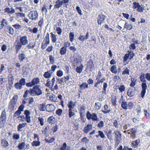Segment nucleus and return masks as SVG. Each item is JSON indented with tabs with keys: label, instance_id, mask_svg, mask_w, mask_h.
Returning a JSON list of instances; mask_svg holds the SVG:
<instances>
[{
	"label": "nucleus",
	"instance_id": "nucleus-1",
	"mask_svg": "<svg viewBox=\"0 0 150 150\" xmlns=\"http://www.w3.org/2000/svg\"><path fill=\"white\" fill-rule=\"evenodd\" d=\"M30 94L34 96H39L42 93V91L40 88V86L39 85L35 86L32 88L30 89Z\"/></svg>",
	"mask_w": 150,
	"mask_h": 150
},
{
	"label": "nucleus",
	"instance_id": "nucleus-2",
	"mask_svg": "<svg viewBox=\"0 0 150 150\" xmlns=\"http://www.w3.org/2000/svg\"><path fill=\"white\" fill-rule=\"evenodd\" d=\"M86 116L88 120L91 119L93 121H98L99 120L96 113H93L91 114L88 111L87 112Z\"/></svg>",
	"mask_w": 150,
	"mask_h": 150
},
{
	"label": "nucleus",
	"instance_id": "nucleus-3",
	"mask_svg": "<svg viewBox=\"0 0 150 150\" xmlns=\"http://www.w3.org/2000/svg\"><path fill=\"white\" fill-rule=\"evenodd\" d=\"M38 16L37 11L35 10L30 11L28 15L29 19L32 20H35L38 19Z\"/></svg>",
	"mask_w": 150,
	"mask_h": 150
},
{
	"label": "nucleus",
	"instance_id": "nucleus-4",
	"mask_svg": "<svg viewBox=\"0 0 150 150\" xmlns=\"http://www.w3.org/2000/svg\"><path fill=\"white\" fill-rule=\"evenodd\" d=\"M40 83V79L38 77H36L33 78L31 82L27 83L26 85L27 87H31L35 85H37L38 84H39Z\"/></svg>",
	"mask_w": 150,
	"mask_h": 150
},
{
	"label": "nucleus",
	"instance_id": "nucleus-5",
	"mask_svg": "<svg viewBox=\"0 0 150 150\" xmlns=\"http://www.w3.org/2000/svg\"><path fill=\"white\" fill-rule=\"evenodd\" d=\"M18 96L17 95H14L9 104V108L11 110H13L15 107L17 101Z\"/></svg>",
	"mask_w": 150,
	"mask_h": 150
},
{
	"label": "nucleus",
	"instance_id": "nucleus-6",
	"mask_svg": "<svg viewBox=\"0 0 150 150\" xmlns=\"http://www.w3.org/2000/svg\"><path fill=\"white\" fill-rule=\"evenodd\" d=\"M141 86L142 90L141 91L140 95L141 97L143 98L146 94L147 86L146 83L144 82L142 84Z\"/></svg>",
	"mask_w": 150,
	"mask_h": 150
},
{
	"label": "nucleus",
	"instance_id": "nucleus-7",
	"mask_svg": "<svg viewBox=\"0 0 150 150\" xmlns=\"http://www.w3.org/2000/svg\"><path fill=\"white\" fill-rule=\"evenodd\" d=\"M20 42L23 45H27L28 42L27 37L25 36H21L20 38Z\"/></svg>",
	"mask_w": 150,
	"mask_h": 150
},
{
	"label": "nucleus",
	"instance_id": "nucleus-8",
	"mask_svg": "<svg viewBox=\"0 0 150 150\" xmlns=\"http://www.w3.org/2000/svg\"><path fill=\"white\" fill-rule=\"evenodd\" d=\"M4 12L10 15L13 14L15 12V10L12 7H6L4 9Z\"/></svg>",
	"mask_w": 150,
	"mask_h": 150
},
{
	"label": "nucleus",
	"instance_id": "nucleus-9",
	"mask_svg": "<svg viewBox=\"0 0 150 150\" xmlns=\"http://www.w3.org/2000/svg\"><path fill=\"white\" fill-rule=\"evenodd\" d=\"M105 18V16L103 14L98 15L97 18L98 23L99 24L101 25L102 23L104 22Z\"/></svg>",
	"mask_w": 150,
	"mask_h": 150
},
{
	"label": "nucleus",
	"instance_id": "nucleus-10",
	"mask_svg": "<svg viewBox=\"0 0 150 150\" xmlns=\"http://www.w3.org/2000/svg\"><path fill=\"white\" fill-rule=\"evenodd\" d=\"M23 45L18 40L16 41L15 43V49L17 53L21 49Z\"/></svg>",
	"mask_w": 150,
	"mask_h": 150
},
{
	"label": "nucleus",
	"instance_id": "nucleus-11",
	"mask_svg": "<svg viewBox=\"0 0 150 150\" xmlns=\"http://www.w3.org/2000/svg\"><path fill=\"white\" fill-rule=\"evenodd\" d=\"M93 129V125L91 124H88L83 129L84 132L85 134L88 133Z\"/></svg>",
	"mask_w": 150,
	"mask_h": 150
},
{
	"label": "nucleus",
	"instance_id": "nucleus-12",
	"mask_svg": "<svg viewBox=\"0 0 150 150\" xmlns=\"http://www.w3.org/2000/svg\"><path fill=\"white\" fill-rule=\"evenodd\" d=\"M135 93V88L130 87L127 92V95L129 97L133 96Z\"/></svg>",
	"mask_w": 150,
	"mask_h": 150
},
{
	"label": "nucleus",
	"instance_id": "nucleus-13",
	"mask_svg": "<svg viewBox=\"0 0 150 150\" xmlns=\"http://www.w3.org/2000/svg\"><path fill=\"white\" fill-rule=\"evenodd\" d=\"M89 33L88 32L86 33L85 36L80 35L79 37V39L80 41L83 42L85 40H87L89 38Z\"/></svg>",
	"mask_w": 150,
	"mask_h": 150
},
{
	"label": "nucleus",
	"instance_id": "nucleus-14",
	"mask_svg": "<svg viewBox=\"0 0 150 150\" xmlns=\"http://www.w3.org/2000/svg\"><path fill=\"white\" fill-rule=\"evenodd\" d=\"M5 31L6 32L9 33L12 35L13 34L14 31L13 28L8 26H7L5 27Z\"/></svg>",
	"mask_w": 150,
	"mask_h": 150
},
{
	"label": "nucleus",
	"instance_id": "nucleus-15",
	"mask_svg": "<svg viewBox=\"0 0 150 150\" xmlns=\"http://www.w3.org/2000/svg\"><path fill=\"white\" fill-rule=\"evenodd\" d=\"M55 109L54 106L52 104H47L46 105V110L48 112L53 111Z\"/></svg>",
	"mask_w": 150,
	"mask_h": 150
},
{
	"label": "nucleus",
	"instance_id": "nucleus-16",
	"mask_svg": "<svg viewBox=\"0 0 150 150\" xmlns=\"http://www.w3.org/2000/svg\"><path fill=\"white\" fill-rule=\"evenodd\" d=\"M63 5V2L62 1L57 0L55 2V4L54 6V9L59 8Z\"/></svg>",
	"mask_w": 150,
	"mask_h": 150
},
{
	"label": "nucleus",
	"instance_id": "nucleus-17",
	"mask_svg": "<svg viewBox=\"0 0 150 150\" xmlns=\"http://www.w3.org/2000/svg\"><path fill=\"white\" fill-rule=\"evenodd\" d=\"M6 112L5 110L3 111L1 114L0 119H2L1 121L3 122H5L6 121Z\"/></svg>",
	"mask_w": 150,
	"mask_h": 150
},
{
	"label": "nucleus",
	"instance_id": "nucleus-18",
	"mask_svg": "<svg viewBox=\"0 0 150 150\" xmlns=\"http://www.w3.org/2000/svg\"><path fill=\"white\" fill-rule=\"evenodd\" d=\"M1 144L2 147L4 148L7 147L9 145L8 142L5 139L1 140Z\"/></svg>",
	"mask_w": 150,
	"mask_h": 150
},
{
	"label": "nucleus",
	"instance_id": "nucleus-19",
	"mask_svg": "<svg viewBox=\"0 0 150 150\" xmlns=\"http://www.w3.org/2000/svg\"><path fill=\"white\" fill-rule=\"evenodd\" d=\"M75 105V103H74L72 100H70L67 104V106L69 108V110L70 109L71 110L73 109Z\"/></svg>",
	"mask_w": 150,
	"mask_h": 150
},
{
	"label": "nucleus",
	"instance_id": "nucleus-20",
	"mask_svg": "<svg viewBox=\"0 0 150 150\" xmlns=\"http://www.w3.org/2000/svg\"><path fill=\"white\" fill-rule=\"evenodd\" d=\"M8 24V22L7 20L5 19H3L1 23L0 24V28L2 29L4 27L7 26V25Z\"/></svg>",
	"mask_w": 150,
	"mask_h": 150
},
{
	"label": "nucleus",
	"instance_id": "nucleus-21",
	"mask_svg": "<svg viewBox=\"0 0 150 150\" xmlns=\"http://www.w3.org/2000/svg\"><path fill=\"white\" fill-rule=\"evenodd\" d=\"M39 110L41 111H44L46 110V105L45 103H43L39 105L38 106Z\"/></svg>",
	"mask_w": 150,
	"mask_h": 150
},
{
	"label": "nucleus",
	"instance_id": "nucleus-22",
	"mask_svg": "<svg viewBox=\"0 0 150 150\" xmlns=\"http://www.w3.org/2000/svg\"><path fill=\"white\" fill-rule=\"evenodd\" d=\"M87 67L90 69V71H91L92 69H93L94 67V65L93 62L91 61H88L87 64Z\"/></svg>",
	"mask_w": 150,
	"mask_h": 150
},
{
	"label": "nucleus",
	"instance_id": "nucleus-23",
	"mask_svg": "<svg viewBox=\"0 0 150 150\" xmlns=\"http://www.w3.org/2000/svg\"><path fill=\"white\" fill-rule=\"evenodd\" d=\"M131 82L130 86L132 87H134L135 86L137 79L135 78L132 77L131 79Z\"/></svg>",
	"mask_w": 150,
	"mask_h": 150
},
{
	"label": "nucleus",
	"instance_id": "nucleus-24",
	"mask_svg": "<svg viewBox=\"0 0 150 150\" xmlns=\"http://www.w3.org/2000/svg\"><path fill=\"white\" fill-rule=\"evenodd\" d=\"M18 59L20 62H23L26 58L25 54L23 53H21L18 55Z\"/></svg>",
	"mask_w": 150,
	"mask_h": 150
},
{
	"label": "nucleus",
	"instance_id": "nucleus-25",
	"mask_svg": "<svg viewBox=\"0 0 150 150\" xmlns=\"http://www.w3.org/2000/svg\"><path fill=\"white\" fill-rule=\"evenodd\" d=\"M125 28H127V30H130L132 29V26L131 24L125 22L124 26L123 29Z\"/></svg>",
	"mask_w": 150,
	"mask_h": 150
},
{
	"label": "nucleus",
	"instance_id": "nucleus-26",
	"mask_svg": "<svg viewBox=\"0 0 150 150\" xmlns=\"http://www.w3.org/2000/svg\"><path fill=\"white\" fill-rule=\"evenodd\" d=\"M136 9L137 11L140 13L143 12L144 10V5L142 4H139L138 6V7H137Z\"/></svg>",
	"mask_w": 150,
	"mask_h": 150
},
{
	"label": "nucleus",
	"instance_id": "nucleus-27",
	"mask_svg": "<svg viewBox=\"0 0 150 150\" xmlns=\"http://www.w3.org/2000/svg\"><path fill=\"white\" fill-rule=\"evenodd\" d=\"M80 88L81 90H84L88 87V84L86 82H83L79 85Z\"/></svg>",
	"mask_w": 150,
	"mask_h": 150
},
{
	"label": "nucleus",
	"instance_id": "nucleus-28",
	"mask_svg": "<svg viewBox=\"0 0 150 150\" xmlns=\"http://www.w3.org/2000/svg\"><path fill=\"white\" fill-rule=\"evenodd\" d=\"M31 144L33 146H37L40 145L41 143L39 141V139H38V140L37 141H33Z\"/></svg>",
	"mask_w": 150,
	"mask_h": 150
},
{
	"label": "nucleus",
	"instance_id": "nucleus-29",
	"mask_svg": "<svg viewBox=\"0 0 150 150\" xmlns=\"http://www.w3.org/2000/svg\"><path fill=\"white\" fill-rule=\"evenodd\" d=\"M130 131L131 132V136L132 139H134L135 137L136 136V131L135 129L134 128H132V129H130Z\"/></svg>",
	"mask_w": 150,
	"mask_h": 150
},
{
	"label": "nucleus",
	"instance_id": "nucleus-30",
	"mask_svg": "<svg viewBox=\"0 0 150 150\" xmlns=\"http://www.w3.org/2000/svg\"><path fill=\"white\" fill-rule=\"evenodd\" d=\"M27 124L26 123L19 124L17 127L18 131H21V129L25 127Z\"/></svg>",
	"mask_w": 150,
	"mask_h": 150
},
{
	"label": "nucleus",
	"instance_id": "nucleus-31",
	"mask_svg": "<svg viewBox=\"0 0 150 150\" xmlns=\"http://www.w3.org/2000/svg\"><path fill=\"white\" fill-rule=\"evenodd\" d=\"M110 70L111 72L113 73L116 74L117 73V67L115 65H113L111 67Z\"/></svg>",
	"mask_w": 150,
	"mask_h": 150
},
{
	"label": "nucleus",
	"instance_id": "nucleus-32",
	"mask_svg": "<svg viewBox=\"0 0 150 150\" xmlns=\"http://www.w3.org/2000/svg\"><path fill=\"white\" fill-rule=\"evenodd\" d=\"M52 73V72L49 73V71H46L43 75L44 77L46 79H49L51 77V74Z\"/></svg>",
	"mask_w": 150,
	"mask_h": 150
},
{
	"label": "nucleus",
	"instance_id": "nucleus-33",
	"mask_svg": "<svg viewBox=\"0 0 150 150\" xmlns=\"http://www.w3.org/2000/svg\"><path fill=\"white\" fill-rule=\"evenodd\" d=\"M14 86L16 89L18 90H21L23 87V86L18 82L15 83Z\"/></svg>",
	"mask_w": 150,
	"mask_h": 150
},
{
	"label": "nucleus",
	"instance_id": "nucleus-34",
	"mask_svg": "<svg viewBox=\"0 0 150 150\" xmlns=\"http://www.w3.org/2000/svg\"><path fill=\"white\" fill-rule=\"evenodd\" d=\"M120 103H121V107L123 109L127 110L128 109L127 104L126 101H123Z\"/></svg>",
	"mask_w": 150,
	"mask_h": 150
},
{
	"label": "nucleus",
	"instance_id": "nucleus-35",
	"mask_svg": "<svg viewBox=\"0 0 150 150\" xmlns=\"http://www.w3.org/2000/svg\"><path fill=\"white\" fill-rule=\"evenodd\" d=\"M67 52V48H65V47H62L60 50V53L62 55L65 54Z\"/></svg>",
	"mask_w": 150,
	"mask_h": 150
},
{
	"label": "nucleus",
	"instance_id": "nucleus-36",
	"mask_svg": "<svg viewBox=\"0 0 150 150\" xmlns=\"http://www.w3.org/2000/svg\"><path fill=\"white\" fill-rule=\"evenodd\" d=\"M16 17L17 18L20 17H25V14L22 13L18 12L15 13Z\"/></svg>",
	"mask_w": 150,
	"mask_h": 150
},
{
	"label": "nucleus",
	"instance_id": "nucleus-37",
	"mask_svg": "<svg viewBox=\"0 0 150 150\" xmlns=\"http://www.w3.org/2000/svg\"><path fill=\"white\" fill-rule=\"evenodd\" d=\"M50 34L52 42L53 43L55 42L57 40V38L56 35H54L52 33H51Z\"/></svg>",
	"mask_w": 150,
	"mask_h": 150
},
{
	"label": "nucleus",
	"instance_id": "nucleus-38",
	"mask_svg": "<svg viewBox=\"0 0 150 150\" xmlns=\"http://www.w3.org/2000/svg\"><path fill=\"white\" fill-rule=\"evenodd\" d=\"M83 67L82 64L79 66L77 67L76 69V71L78 73H81L83 70Z\"/></svg>",
	"mask_w": 150,
	"mask_h": 150
},
{
	"label": "nucleus",
	"instance_id": "nucleus-39",
	"mask_svg": "<svg viewBox=\"0 0 150 150\" xmlns=\"http://www.w3.org/2000/svg\"><path fill=\"white\" fill-rule=\"evenodd\" d=\"M50 99L52 101H56L57 99V97L55 95L52 94L50 96Z\"/></svg>",
	"mask_w": 150,
	"mask_h": 150
},
{
	"label": "nucleus",
	"instance_id": "nucleus-40",
	"mask_svg": "<svg viewBox=\"0 0 150 150\" xmlns=\"http://www.w3.org/2000/svg\"><path fill=\"white\" fill-rule=\"evenodd\" d=\"M140 142V140L139 139H138L136 141L133 142L132 143V144L133 146L134 147H136L138 145V144Z\"/></svg>",
	"mask_w": 150,
	"mask_h": 150
},
{
	"label": "nucleus",
	"instance_id": "nucleus-41",
	"mask_svg": "<svg viewBox=\"0 0 150 150\" xmlns=\"http://www.w3.org/2000/svg\"><path fill=\"white\" fill-rule=\"evenodd\" d=\"M101 103H95V107L96 108V110H99L101 107Z\"/></svg>",
	"mask_w": 150,
	"mask_h": 150
},
{
	"label": "nucleus",
	"instance_id": "nucleus-42",
	"mask_svg": "<svg viewBox=\"0 0 150 150\" xmlns=\"http://www.w3.org/2000/svg\"><path fill=\"white\" fill-rule=\"evenodd\" d=\"M22 86H25L26 84V80L24 78H22L18 82Z\"/></svg>",
	"mask_w": 150,
	"mask_h": 150
},
{
	"label": "nucleus",
	"instance_id": "nucleus-43",
	"mask_svg": "<svg viewBox=\"0 0 150 150\" xmlns=\"http://www.w3.org/2000/svg\"><path fill=\"white\" fill-rule=\"evenodd\" d=\"M50 63L51 64H53L54 63V58L51 54L49 56Z\"/></svg>",
	"mask_w": 150,
	"mask_h": 150
},
{
	"label": "nucleus",
	"instance_id": "nucleus-44",
	"mask_svg": "<svg viewBox=\"0 0 150 150\" xmlns=\"http://www.w3.org/2000/svg\"><path fill=\"white\" fill-rule=\"evenodd\" d=\"M35 46V44H34L32 42H30L27 45V47L28 49H32Z\"/></svg>",
	"mask_w": 150,
	"mask_h": 150
},
{
	"label": "nucleus",
	"instance_id": "nucleus-45",
	"mask_svg": "<svg viewBox=\"0 0 150 150\" xmlns=\"http://www.w3.org/2000/svg\"><path fill=\"white\" fill-rule=\"evenodd\" d=\"M54 118L53 116L49 117L47 120V122L50 124H52L54 122Z\"/></svg>",
	"mask_w": 150,
	"mask_h": 150
},
{
	"label": "nucleus",
	"instance_id": "nucleus-46",
	"mask_svg": "<svg viewBox=\"0 0 150 150\" xmlns=\"http://www.w3.org/2000/svg\"><path fill=\"white\" fill-rule=\"evenodd\" d=\"M139 78L140 81L143 83H144L146 81L145 79V75L144 74H143L141 75Z\"/></svg>",
	"mask_w": 150,
	"mask_h": 150
},
{
	"label": "nucleus",
	"instance_id": "nucleus-47",
	"mask_svg": "<svg viewBox=\"0 0 150 150\" xmlns=\"http://www.w3.org/2000/svg\"><path fill=\"white\" fill-rule=\"evenodd\" d=\"M74 34L73 33L71 32L69 34V37L70 41L71 42H72L74 40Z\"/></svg>",
	"mask_w": 150,
	"mask_h": 150
},
{
	"label": "nucleus",
	"instance_id": "nucleus-48",
	"mask_svg": "<svg viewBox=\"0 0 150 150\" xmlns=\"http://www.w3.org/2000/svg\"><path fill=\"white\" fill-rule=\"evenodd\" d=\"M25 146V143L22 142L20 144L18 145V148L20 149H22L24 148Z\"/></svg>",
	"mask_w": 150,
	"mask_h": 150
},
{
	"label": "nucleus",
	"instance_id": "nucleus-49",
	"mask_svg": "<svg viewBox=\"0 0 150 150\" xmlns=\"http://www.w3.org/2000/svg\"><path fill=\"white\" fill-rule=\"evenodd\" d=\"M13 138L14 139L18 140L20 138V135L19 134H14L13 136Z\"/></svg>",
	"mask_w": 150,
	"mask_h": 150
},
{
	"label": "nucleus",
	"instance_id": "nucleus-50",
	"mask_svg": "<svg viewBox=\"0 0 150 150\" xmlns=\"http://www.w3.org/2000/svg\"><path fill=\"white\" fill-rule=\"evenodd\" d=\"M129 54H126L125 55L123 58V62H126L128 60V58H129Z\"/></svg>",
	"mask_w": 150,
	"mask_h": 150
},
{
	"label": "nucleus",
	"instance_id": "nucleus-51",
	"mask_svg": "<svg viewBox=\"0 0 150 150\" xmlns=\"http://www.w3.org/2000/svg\"><path fill=\"white\" fill-rule=\"evenodd\" d=\"M125 74L127 75L129 74V70L127 68H126L122 73V75H125Z\"/></svg>",
	"mask_w": 150,
	"mask_h": 150
},
{
	"label": "nucleus",
	"instance_id": "nucleus-52",
	"mask_svg": "<svg viewBox=\"0 0 150 150\" xmlns=\"http://www.w3.org/2000/svg\"><path fill=\"white\" fill-rule=\"evenodd\" d=\"M75 115V112H72V110H69V118H71L72 116Z\"/></svg>",
	"mask_w": 150,
	"mask_h": 150
},
{
	"label": "nucleus",
	"instance_id": "nucleus-53",
	"mask_svg": "<svg viewBox=\"0 0 150 150\" xmlns=\"http://www.w3.org/2000/svg\"><path fill=\"white\" fill-rule=\"evenodd\" d=\"M56 30L57 31V34L59 35H61L62 33V29L59 27L56 28Z\"/></svg>",
	"mask_w": 150,
	"mask_h": 150
},
{
	"label": "nucleus",
	"instance_id": "nucleus-54",
	"mask_svg": "<svg viewBox=\"0 0 150 150\" xmlns=\"http://www.w3.org/2000/svg\"><path fill=\"white\" fill-rule=\"evenodd\" d=\"M125 87L123 85H120L118 88L119 91L122 92L125 90Z\"/></svg>",
	"mask_w": 150,
	"mask_h": 150
},
{
	"label": "nucleus",
	"instance_id": "nucleus-55",
	"mask_svg": "<svg viewBox=\"0 0 150 150\" xmlns=\"http://www.w3.org/2000/svg\"><path fill=\"white\" fill-rule=\"evenodd\" d=\"M67 147V144L66 143H64L63 144L62 146L59 149L60 150H65Z\"/></svg>",
	"mask_w": 150,
	"mask_h": 150
},
{
	"label": "nucleus",
	"instance_id": "nucleus-56",
	"mask_svg": "<svg viewBox=\"0 0 150 150\" xmlns=\"http://www.w3.org/2000/svg\"><path fill=\"white\" fill-rule=\"evenodd\" d=\"M81 141L86 143H88L89 141V140L86 137H84L81 139Z\"/></svg>",
	"mask_w": 150,
	"mask_h": 150
},
{
	"label": "nucleus",
	"instance_id": "nucleus-57",
	"mask_svg": "<svg viewBox=\"0 0 150 150\" xmlns=\"http://www.w3.org/2000/svg\"><path fill=\"white\" fill-rule=\"evenodd\" d=\"M136 111L137 113V115H139L141 112V107L139 106H138V107L136 109Z\"/></svg>",
	"mask_w": 150,
	"mask_h": 150
},
{
	"label": "nucleus",
	"instance_id": "nucleus-58",
	"mask_svg": "<svg viewBox=\"0 0 150 150\" xmlns=\"http://www.w3.org/2000/svg\"><path fill=\"white\" fill-rule=\"evenodd\" d=\"M104 126V123L103 121H100V122L97 125V126L100 128L103 127Z\"/></svg>",
	"mask_w": 150,
	"mask_h": 150
},
{
	"label": "nucleus",
	"instance_id": "nucleus-59",
	"mask_svg": "<svg viewBox=\"0 0 150 150\" xmlns=\"http://www.w3.org/2000/svg\"><path fill=\"white\" fill-rule=\"evenodd\" d=\"M29 93L30 94V89L29 90H27L25 91L23 95V97L25 98H26L28 96V94Z\"/></svg>",
	"mask_w": 150,
	"mask_h": 150
},
{
	"label": "nucleus",
	"instance_id": "nucleus-60",
	"mask_svg": "<svg viewBox=\"0 0 150 150\" xmlns=\"http://www.w3.org/2000/svg\"><path fill=\"white\" fill-rule=\"evenodd\" d=\"M28 100V103L29 105L31 104L34 102L33 98V97H30L27 98Z\"/></svg>",
	"mask_w": 150,
	"mask_h": 150
},
{
	"label": "nucleus",
	"instance_id": "nucleus-61",
	"mask_svg": "<svg viewBox=\"0 0 150 150\" xmlns=\"http://www.w3.org/2000/svg\"><path fill=\"white\" fill-rule=\"evenodd\" d=\"M139 4L138 2H134L133 3V8L134 9H136Z\"/></svg>",
	"mask_w": 150,
	"mask_h": 150
},
{
	"label": "nucleus",
	"instance_id": "nucleus-62",
	"mask_svg": "<svg viewBox=\"0 0 150 150\" xmlns=\"http://www.w3.org/2000/svg\"><path fill=\"white\" fill-rule=\"evenodd\" d=\"M133 106V103L131 102H129L127 104V108L129 109H132Z\"/></svg>",
	"mask_w": 150,
	"mask_h": 150
},
{
	"label": "nucleus",
	"instance_id": "nucleus-63",
	"mask_svg": "<svg viewBox=\"0 0 150 150\" xmlns=\"http://www.w3.org/2000/svg\"><path fill=\"white\" fill-rule=\"evenodd\" d=\"M57 75L59 77H61L63 75V72L61 70H58L57 73Z\"/></svg>",
	"mask_w": 150,
	"mask_h": 150
},
{
	"label": "nucleus",
	"instance_id": "nucleus-64",
	"mask_svg": "<svg viewBox=\"0 0 150 150\" xmlns=\"http://www.w3.org/2000/svg\"><path fill=\"white\" fill-rule=\"evenodd\" d=\"M98 132L99 134V136L102 138H105V134L103 133V132L101 131H99Z\"/></svg>",
	"mask_w": 150,
	"mask_h": 150
}]
</instances>
